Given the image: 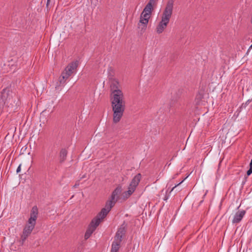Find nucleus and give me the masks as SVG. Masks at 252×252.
<instances>
[{
  "label": "nucleus",
  "instance_id": "f257e3e1",
  "mask_svg": "<svg viewBox=\"0 0 252 252\" xmlns=\"http://www.w3.org/2000/svg\"><path fill=\"white\" fill-rule=\"evenodd\" d=\"M78 65V61H74L70 63L62 72L59 78L58 81L55 85L56 90L60 91L66 84V80L74 73Z\"/></svg>",
  "mask_w": 252,
  "mask_h": 252
},
{
  "label": "nucleus",
  "instance_id": "f03ea898",
  "mask_svg": "<svg viewBox=\"0 0 252 252\" xmlns=\"http://www.w3.org/2000/svg\"><path fill=\"white\" fill-rule=\"evenodd\" d=\"M37 215L38 209L37 207L34 206L32 209L30 218L28 221V223L25 226L23 233L21 236V240L22 244L25 241L33 229L35 225Z\"/></svg>",
  "mask_w": 252,
  "mask_h": 252
},
{
  "label": "nucleus",
  "instance_id": "7ed1b4c3",
  "mask_svg": "<svg viewBox=\"0 0 252 252\" xmlns=\"http://www.w3.org/2000/svg\"><path fill=\"white\" fill-rule=\"evenodd\" d=\"M153 10L154 7L150 4H147L144 7L141 13L139 22L138 24V28L141 31L146 30Z\"/></svg>",
  "mask_w": 252,
  "mask_h": 252
},
{
  "label": "nucleus",
  "instance_id": "20e7f679",
  "mask_svg": "<svg viewBox=\"0 0 252 252\" xmlns=\"http://www.w3.org/2000/svg\"><path fill=\"white\" fill-rule=\"evenodd\" d=\"M122 190V187L119 186L117 187L112 192L110 200L106 203L105 207L102 209L101 211L100 212V215H102V217L106 216L116 202L119 200L120 198V194H121Z\"/></svg>",
  "mask_w": 252,
  "mask_h": 252
},
{
  "label": "nucleus",
  "instance_id": "39448f33",
  "mask_svg": "<svg viewBox=\"0 0 252 252\" xmlns=\"http://www.w3.org/2000/svg\"><path fill=\"white\" fill-rule=\"evenodd\" d=\"M111 97L112 107H125L124 94L121 90L112 92Z\"/></svg>",
  "mask_w": 252,
  "mask_h": 252
},
{
  "label": "nucleus",
  "instance_id": "423d86ee",
  "mask_svg": "<svg viewBox=\"0 0 252 252\" xmlns=\"http://www.w3.org/2000/svg\"><path fill=\"white\" fill-rule=\"evenodd\" d=\"M140 179V174H138L134 177L129 184L127 190L124 191L122 194V198L123 200L127 199L134 192Z\"/></svg>",
  "mask_w": 252,
  "mask_h": 252
},
{
  "label": "nucleus",
  "instance_id": "0eeeda50",
  "mask_svg": "<svg viewBox=\"0 0 252 252\" xmlns=\"http://www.w3.org/2000/svg\"><path fill=\"white\" fill-rule=\"evenodd\" d=\"M105 217H102V215H100L99 213L95 218L92 220L85 234L84 237L85 239H88L91 236L92 233L94 231L96 227L98 226L101 221Z\"/></svg>",
  "mask_w": 252,
  "mask_h": 252
},
{
  "label": "nucleus",
  "instance_id": "6e6552de",
  "mask_svg": "<svg viewBox=\"0 0 252 252\" xmlns=\"http://www.w3.org/2000/svg\"><path fill=\"white\" fill-rule=\"evenodd\" d=\"M105 217H102V215H100L99 213L95 218L92 220L85 234L84 237L85 239H88L91 236L92 233L94 231L96 227L98 226L101 221Z\"/></svg>",
  "mask_w": 252,
  "mask_h": 252
},
{
  "label": "nucleus",
  "instance_id": "1a4fd4ad",
  "mask_svg": "<svg viewBox=\"0 0 252 252\" xmlns=\"http://www.w3.org/2000/svg\"><path fill=\"white\" fill-rule=\"evenodd\" d=\"M174 2L173 0H169L167 1L161 15V19L169 22L173 13Z\"/></svg>",
  "mask_w": 252,
  "mask_h": 252
},
{
  "label": "nucleus",
  "instance_id": "9d476101",
  "mask_svg": "<svg viewBox=\"0 0 252 252\" xmlns=\"http://www.w3.org/2000/svg\"><path fill=\"white\" fill-rule=\"evenodd\" d=\"M113 112V121L114 123H118L121 119L125 107H112Z\"/></svg>",
  "mask_w": 252,
  "mask_h": 252
},
{
  "label": "nucleus",
  "instance_id": "9b49d317",
  "mask_svg": "<svg viewBox=\"0 0 252 252\" xmlns=\"http://www.w3.org/2000/svg\"><path fill=\"white\" fill-rule=\"evenodd\" d=\"M246 211L238 210L233 216L232 222L233 223H238L241 221L246 214Z\"/></svg>",
  "mask_w": 252,
  "mask_h": 252
},
{
  "label": "nucleus",
  "instance_id": "f8f14e48",
  "mask_svg": "<svg viewBox=\"0 0 252 252\" xmlns=\"http://www.w3.org/2000/svg\"><path fill=\"white\" fill-rule=\"evenodd\" d=\"M169 23L168 21L161 19L156 29L157 33L158 34L161 33L166 28Z\"/></svg>",
  "mask_w": 252,
  "mask_h": 252
},
{
  "label": "nucleus",
  "instance_id": "ddd939ff",
  "mask_svg": "<svg viewBox=\"0 0 252 252\" xmlns=\"http://www.w3.org/2000/svg\"><path fill=\"white\" fill-rule=\"evenodd\" d=\"M125 229L124 227H120L117 231L114 240L122 242L123 236L125 234Z\"/></svg>",
  "mask_w": 252,
  "mask_h": 252
},
{
  "label": "nucleus",
  "instance_id": "4468645a",
  "mask_svg": "<svg viewBox=\"0 0 252 252\" xmlns=\"http://www.w3.org/2000/svg\"><path fill=\"white\" fill-rule=\"evenodd\" d=\"M121 242L114 240L112 244L111 252H118L120 247Z\"/></svg>",
  "mask_w": 252,
  "mask_h": 252
},
{
  "label": "nucleus",
  "instance_id": "2eb2a0df",
  "mask_svg": "<svg viewBox=\"0 0 252 252\" xmlns=\"http://www.w3.org/2000/svg\"><path fill=\"white\" fill-rule=\"evenodd\" d=\"M10 92L9 88H5L2 90L0 93V97L2 101L6 100L9 95V92Z\"/></svg>",
  "mask_w": 252,
  "mask_h": 252
},
{
  "label": "nucleus",
  "instance_id": "dca6fc26",
  "mask_svg": "<svg viewBox=\"0 0 252 252\" xmlns=\"http://www.w3.org/2000/svg\"><path fill=\"white\" fill-rule=\"evenodd\" d=\"M111 92H114L115 90H120L119 89V84L117 81L113 80L110 86Z\"/></svg>",
  "mask_w": 252,
  "mask_h": 252
},
{
  "label": "nucleus",
  "instance_id": "f3484780",
  "mask_svg": "<svg viewBox=\"0 0 252 252\" xmlns=\"http://www.w3.org/2000/svg\"><path fill=\"white\" fill-rule=\"evenodd\" d=\"M67 155V151L65 149H62L60 152V158L62 161H63Z\"/></svg>",
  "mask_w": 252,
  "mask_h": 252
},
{
  "label": "nucleus",
  "instance_id": "a211bd4d",
  "mask_svg": "<svg viewBox=\"0 0 252 252\" xmlns=\"http://www.w3.org/2000/svg\"><path fill=\"white\" fill-rule=\"evenodd\" d=\"M50 156V153H45L43 155V160L45 161L48 160V159L49 158Z\"/></svg>",
  "mask_w": 252,
  "mask_h": 252
},
{
  "label": "nucleus",
  "instance_id": "6ab92c4d",
  "mask_svg": "<svg viewBox=\"0 0 252 252\" xmlns=\"http://www.w3.org/2000/svg\"><path fill=\"white\" fill-rule=\"evenodd\" d=\"M157 0H150L147 4L152 5L153 7L156 4Z\"/></svg>",
  "mask_w": 252,
  "mask_h": 252
},
{
  "label": "nucleus",
  "instance_id": "aec40b11",
  "mask_svg": "<svg viewBox=\"0 0 252 252\" xmlns=\"http://www.w3.org/2000/svg\"><path fill=\"white\" fill-rule=\"evenodd\" d=\"M252 173V168H250V169L247 172V176H250Z\"/></svg>",
  "mask_w": 252,
  "mask_h": 252
},
{
  "label": "nucleus",
  "instance_id": "412c9836",
  "mask_svg": "<svg viewBox=\"0 0 252 252\" xmlns=\"http://www.w3.org/2000/svg\"><path fill=\"white\" fill-rule=\"evenodd\" d=\"M183 182V181H182L180 183H179L177 185H175L171 190L170 191H172L177 186H178L179 185H180L181 183Z\"/></svg>",
  "mask_w": 252,
  "mask_h": 252
},
{
  "label": "nucleus",
  "instance_id": "4be33fe9",
  "mask_svg": "<svg viewBox=\"0 0 252 252\" xmlns=\"http://www.w3.org/2000/svg\"><path fill=\"white\" fill-rule=\"evenodd\" d=\"M21 164H20L19 165V166L18 167V168H17V170H16L17 173H19V172H20V171H21Z\"/></svg>",
  "mask_w": 252,
  "mask_h": 252
},
{
  "label": "nucleus",
  "instance_id": "5701e85b",
  "mask_svg": "<svg viewBox=\"0 0 252 252\" xmlns=\"http://www.w3.org/2000/svg\"><path fill=\"white\" fill-rule=\"evenodd\" d=\"M250 168H252V159H251V161L250 163Z\"/></svg>",
  "mask_w": 252,
  "mask_h": 252
},
{
  "label": "nucleus",
  "instance_id": "b1692460",
  "mask_svg": "<svg viewBox=\"0 0 252 252\" xmlns=\"http://www.w3.org/2000/svg\"><path fill=\"white\" fill-rule=\"evenodd\" d=\"M252 48V44L250 46V47H249V50H250V49H251Z\"/></svg>",
  "mask_w": 252,
  "mask_h": 252
},
{
  "label": "nucleus",
  "instance_id": "393cba45",
  "mask_svg": "<svg viewBox=\"0 0 252 252\" xmlns=\"http://www.w3.org/2000/svg\"><path fill=\"white\" fill-rule=\"evenodd\" d=\"M251 23L252 24V18H251Z\"/></svg>",
  "mask_w": 252,
  "mask_h": 252
},
{
  "label": "nucleus",
  "instance_id": "a878e982",
  "mask_svg": "<svg viewBox=\"0 0 252 252\" xmlns=\"http://www.w3.org/2000/svg\"><path fill=\"white\" fill-rule=\"evenodd\" d=\"M49 0H47V3H48V2H49Z\"/></svg>",
  "mask_w": 252,
  "mask_h": 252
}]
</instances>
